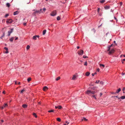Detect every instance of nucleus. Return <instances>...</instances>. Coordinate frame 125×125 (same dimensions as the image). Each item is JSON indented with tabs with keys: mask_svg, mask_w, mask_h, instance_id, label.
<instances>
[{
	"mask_svg": "<svg viewBox=\"0 0 125 125\" xmlns=\"http://www.w3.org/2000/svg\"><path fill=\"white\" fill-rule=\"evenodd\" d=\"M114 52V49H112L111 50H110L107 52V53H108L109 55H111Z\"/></svg>",
	"mask_w": 125,
	"mask_h": 125,
	"instance_id": "nucleus-1",
	"label": "nucleus"
},
{
	"mask_svg": "<svg viewBox=\"0 0 125 125\" xmlns=\"http://www.w3.org/2000/svg\"><path fill=\"white\" fill-rule=\"evenodd\" d=\"M95 93V92L94 91H91L89 90H87L86 93L87 94H94Z\"/></svg>",
	"mask_w": 125,
	"mask_h": 125,
	"instance_id": "nucleus-2",
	"label": "nucleus"
},
{
	"mask_svg": "<svg viewBox=\"0 0 125 125\" xmlns=\"http://www.w3.org/2000/svg\"><path fill=\"white\" fill-rule=\"evenodd\" d=\"M42 9H40V10H36L34 13V14L35 15L37 13H40L41 12L43 13V12L42 11Z\"/></svg>",
	"mask_w": 125,
	"mask_h": 125,
	"instance_id": "nucleus-3",
	"label": "nucleus"
},
{
	"mask_svg": "<svg viewBox=\"0 0 125 125\" xmlns=\"http://www.w3.org/2000/svg\"><path fill=\"white\" fill-rule=\"evenodd\" d=\"M13 20L11 19H7L6 22L7 24L11 23L12 22Z\"/></svg>",
	"mask_w": 125,
	"mask_h": 125,
	"instance_id": "nucleus-4",
	"label": "nucleus"
},
{
	"mask_svg": "<svg viewBox=\"0 0 125 125\" xmlns=\"http://www.w3.org/2000/svg\"><path fill=\"white\" fill-rule=\"evenodd\" d=\"M83 53V50H81L78 52V53L80 55H82Z\"/></svg>",
	"mask_w": 125,
	"mask_h": 125,
	"instance_id": "nucleus-5",
	"label": "nucleus"
},
{
	"mask_svg": "<svg viewBox=\"0 0 125 125\" xmlns=\"http://www.w3.org/2000/svg\"><path fill=\"white\" fill-rule=\"evenodd\" d=\"M56 14V10H54L52 11L51 14V15L52 16H55Z\"/></svg>",
	"mask_w": 125,
	"mask_h": 125,
	"instance_id": "nucleus-6",
	"label": "nucleus"
},
{
	"mask_svg": "<svg viewBox=\"0 0 125 125\" xmlns=\"http://www.w3.org/2000/svg\"><path fill=\"white\" fill-rule=\"evenodd\" d=\"M13 29H11L10 30L8 31V36H9L10 35V34L13 31Z\"/></svg>",
	"mask_w": 125,
	"mask_h": 125,
	"instance_id": "nucleus-7",
	"label": "nucleus"
},
{
	"mask_svg": "<svg viewBox=\"0 0 125 125\" xmlns=\"http://www.w3.org/2000/svg\"><path fill=\"white\" fill-rule=\"evenodd\" d=\"M77 77V76L76 75H73L72 79L73 80H75L76 79Z\"/></svg>",
	"mask_w": 125,
	"mask_h": 125,
	"instance_id": "nucleus-8",
	"label": "nucleus"
},
{
	"mask_svg": "<svg viewBox=\"0 0 125 125\" xmlns=\"http://www.w3.org/2000/svg\"><path fill=\"white\" fill-rule=\"evenodd\" d=\"M48 89V87L46 86H44L43 89V91H46Z\"/></svg>",
	"mask_w": 125,
	"mask_h": 125,
	"instance_id": "nucleus-9",
	"label": "nucleus"
},
{
	"mask_svg": "<svg viewBox=\"0 0 125 125\" xmlns=\"http://www.w3.org/2000/svg\"><path fill=\"white\" fill-rule=\"evenodd\" d=\"M118 98L119 100L120 99H125V96H122L120 98Z\"/></svg>",
	"mask_w": 125,
	"mask_h": 125,
	"instance_id": "nucleus-10",
	"label": "nucleus"
},
{
	"mask_svg": "<svg viewBox=\"0 0 125 125\" xmlns=\"http://www.w3.org/2000/svg\"><path fill=\"white\" fill-rule=\"evenodd\" d=\"M8 106L7 104H5L4 105H3V107H1V109H2L4 107H7Z\"/></svg>",
	"mask_w": 125,
	"mask_h": 125,
	"instance_id": "nucleus-11",
	"label": "nucleus"
},
{
	"mask_svg": "<svg viewBox=\"0 0 125 125\" xmlns=\"http://www.w3.org/2000/svg\"><path fill=\"white\" fill-rule=\"evenodd\" d=\"M19 13V12L18 11H16L14 12L13 13V15H15L17 14H18Z\"/></svg>",
	"mask_w": 125,
	"mask_h": 125,
	"instance_id": "nucleus-12",
	"label": "nucleus"
},
{
	"mask_svg": "<svg viewBox=\"0 0 125 125\" xmlns=\"http://www.w3.org/2000/svg\"><path fill=\"white\" fill-rule=\"evenodd\" d=\"M113 45V44H112L111 45V46H109L108 47V49L107 50V52H108V51H109L110 50V47H111Z\"/></svg>",
	"mask_w": 125,
	"mask_h": 125,
	"instance_id": "nucleus-13",
	"label": "nucleus"
},
{
	"mask_svg": "<svg viewBox=\"0 0 125 125\" xmlns=\"http://www.w3.org/2000/svg\"><path fill=\"white\" fill-rule=\"evenodd\" d=\"M110 7L109 6H106L104 7L105 9H108L110 8Z\"/></svg>",
	"mask_w": 125,
	"mask_h": 125,
	"instance_id": "nucleus-14",
	"label": "nucleus"
},
{
	"mask_svg": "<svg viewBox=\"0 0 125 125\" xmlns=\"http://www.w3.org/2000/svg\"><path fill=\"white\" fill-rule=\"evenodd\" d=\"M32 39L34 40H36L37 39V38H36V36L35 35L33 36V37Z\"/></svg>",
	"mask_w": 125,
	"mask_h": 125,
	"instance_id": "nucleus-15",
	"label": "nucleus"
},
{
	"mask_svg": "<svg viewBox=\"0 0 125 125\" xmlns=\"http://www.w3.org/2000/svg\"><path fill=\"white\" fill-rule=\"evenodd\" d=\"M87 119H86L85 117H83V119H82V121H87Z\"/></svg>",
	"mask_w": 125,
	"mask_h": 125,
	"instance_id": "nucleus-16",
	"label": "nucleus"
},
{
	"mask_svg": "<svg viewBox=\"0 0 125 125\" xmlns=\"http://www.w3.org/2000/svg\"><path fill=\"white\" fill-rule=\"evenodd\" d=\"M22 107L24 108H25L27 107V105L26 104H24L22 105Z\"/></svg>",
	"mask_w": 125,
	"mask_h": 125,
	"instance_id": "nucleus-17",
	"label": "nucleus"
},
{
	"mask_svg": "<svg viewBox=\"0 0 125 125\" xmlns=\"http://www.w3.org/2000/svg\"><path fill=\"white\" fill-rule=\"evenodd\" d=\"M90 74V73L88 72H87L85 73V75L86 76H88Z\"/></svg>",
	"mask_w": 125,
	"mask_h": 125,
	"instance_id": "nucleus-18",
	"label": "nucleus"
},
{
	"mask_svg": "<svg viewBox=\"0 0 125 125\" xmlns=\"http://www.w3.org/2000/svg\"><path fill=\"white\" fill-rule=\"evenodd\" d=\"M14 39V38L13 37H12L10 39V41L11 42H12Z\"/></svg>",
	"mask_w": 125,
	"mask_h": 125,
	"instance_id": "nucleus-19",
	"label": "nucleus"
},
{
	"mask_svg": "<svg viewBox=\"0 0 125 125\" xmlns=\"http://www.w3.org/2000/svg\"><path fill=\"white\" fill-rule=\"evenodd\" d=\"M121 90V89L120 88H119L116 91V93H118L119 92H120Z\"/></svg>",
	"mask_w": 125,
	"mask_h": 125,
	"instance_id": "nucleus-20",
	"label": "nucleus"
},
{
	"mask_svg": "<svg viewBox=\"0 0 125 125\" xmlns=\"http://www.w3.org/2000/svg\"><path fill=\"white\" fill-rule=\"evenodd\" d=\"M46 30H44L43 31V35H44L45 34V33L46 32Z\"/></svg>",
	"mask_w": 125,
	"mask_h": 125,
	"instance_id": "nucleus-21",
	"label": "nucleus"
},
{
	"mask_svg": "<svg viewBox=\"0 0 125 125\" xmlns=\"http://www.w3.org/2000/svg\"><path fill=\"white\" fill-rule=\"evenodd\" d=\"M100 65L101 67L102 66L103 68L104 67V64H100Z\"/></svg>",
	"mask_w": 125,
	"mask_h": 125,
	"instance_id": "nucleus-22",
	"label": "nucleus"
},
{
	"mask_svg": "<svg viewBox=\"0 0 125 125\" xmlns=\"http://www.w3.org/2000/svg\"><path fill=\"white\" fill-rule=\"evenodd\" d=\"M54 110H49L48 111V112L49 113L53 112Z\"/></svg>",
	"mask_w": 125,
	"mask_h": 125,
	"instance_id": "nucleus-23",
	"label": "nucleus"
},
{
	"mask_svg": "<svg viewBox=\"0 0 125 125\" xmlns=\"http://www.w3.org/2000/svg\"><path fill=\"white\" fill-rule=\"evenodd\" d=\"M31 78L29 77L27 79V81L28 82H29L31 80Z\"/></svg>",
	"mask_w": 125,
	"mask_h": 125,
	"instance_id": "nucleus-24",
	"label": "nucleus"
},
{
	"mask_svg": "<svg viewBox=\"0 0 125 125\" xmlns=\"http://www.w3.org/2000/svg\"><path fill=\"white\" fill-rule=\"evenodd\" d=\"M33 115L34 116H35L36 118H37V116L36 115V114L35 113H33Z\"/></svg>",
	"mask_w": 125,
	"mask_h": 125,
	"instance_id": "nucleus-25",
	"label": "nucleus"
},
{
	"mask_svg": "<svg viewBox=\"0 0 125 125\" xmlns=\"http://www.w3.org/2000/svg\"><path fill=\"white\" fill-rule=\"evenodd\" d=\"M57 19L58 20H60V18L59 16H58L57 18Z\"/></svg>",
	"mask_w": 125,
	"mask_h": 125,
	"instance_id": "nucleus-26",
	"label": "nucleus"
},
{
	"mask_svg": "<svg viewBox=\"0 0 125 125\" xmlns=\"http://www.w3.org/2000/svg\"><path fill=\"white\" fill-rule=\"evenodd\" d=\"M25 91V90L24 89H23V90H21V92L20 93H23Z\"/></svg>",
	"mask_w": 125,
	"mask_h": 125,
	"instance_id": "nucleus-27",
	"label": "nucleus"
},
{
	"mask_svg": "<svg viewBox=\"0 0 125 125\" xmlns=\"http://www.w3.org/2000/svg\"><path fill=\"white\" fill-rule=\"evenodd\" d=\"M60 78H61L60 77H58L56 78V81H58V80H60Z\"/></svg>",
	"mask_w": 125,
	"mask_h": 125,
	"instance_id": "nucleus-28",
	"label": "nucleus"
},
{
	"mask_svg": "<svg viewBox=\"0 0 125 125\" xmlns=\"http://www.w3.org/2000/svg\"><path fill=\"white\" fill-rule=\"evenodd\" d=\"M30 48V46L29 45H27L26 47V49L27 50H28Z\"/></svg>",
	"mask_w": 125,
	"mask_h": 125,
	"instance_id": "nucleus-29",
	"label": "nucleus"
},
{
	"mask_svg": "<svg viewBox=\"0 0 125 125\" xmlns=\"http://www.w3.org/2000/svg\"><path fill=\"white\" fill-rule=\"evenodd\" d=\"M6 6L8 7H9L10 6V5L9 3H7L6 4Z\"/></svg>",
	"mask_w": 125,
	"mask_h": 125,
	"instance_id": "nucleus-30",
	"label": "nucleus"
},
{
	"mask_svg": "<svg viewBox=\"0 0 125 125\" xmlns=\"http://www.w3.org/2000/svg\"><path fill=\"white\" fill-rule=\"evenodd\" d=\"M57 120L59 122H60L61 121V119L60 118H57Z\"/></svg>",
	"mask_w": 125,
	"mask_h": 125,
	"instance_id": "nucleus-31",
	"label": "nucleus"
},
{
	"mask_svg": "<svg viewBox=\"0 0 125 125\" xmlns=\"http://www.w3.org/2000/svg\"><path fill=\"white\" fill-rule=\"evenodd\" d=\"M105 1V0H102L100 1V2L101 3H104Z\"/></svg>",
	"mask_w": 125,
	"mask_h": 125,
	"instance_id": "nucleus-32",
	"label": "nucleus"
},
{
	"mask_svg": "<svg viewBox=\"0 0 125 125\" xmlns=\"http://www.w3.org/2000/svg\"><path fill=\"white\" fill-rule=\"evenodd\" d=\"M62 108V107L61 106H58V108L59 109H61Z\"/></svg>",
	"mask_w": 125,
	"mask_h": 125,
	"instance_id": "nucleus-33",
	"label": "nucleus"
},
{
	"mask_svg": "<svg viewBox=\"0 0 125 125\" xmlns=\"http://www.w3.org/2000/svg\"><path fill=\"white\" fill-rule=\"evenodd\" d=\"M100 82V84H101L102 85H103L104 84V83L102 81Z\"/></svg>",
	"mask_w": 125,
	"mask_h": 125,
	"instance_id": "nucleus-34",
	"label": "nucleus"
},
{
	"mask_svg": "<svg viewBox=\"0 0 125 125\" xmlns=\"http://www.w3.org/2000/svg\"><path fill=\"white\" fill-rule=\"evenodd\" d=\"M83 57L84 58H87L88 57L86 56L83 55Z\"/></svg>",
	"mask_w": 125,
	"mask_h": 125,
	"instance_id": "nucleus-35",
	"label": "nucleus"
},
{
	"mask_svg": "<svg viewBox=\"0 0 125 125\" xmlns=\"http://www.w3.org/2000/svg\"><path fill=\"white\" fill-rule=\"evenodd\" d=\"M97 74V73L96 72H95V73H92V75L93 76H94V75H95V74Z\"/></svg>",
	"mask_w": 125,
	"mask_h": 125,
	"instance_id": "nucleus-36",
	"label": "nucleus"
},
{
	"mask_svg": "<svg viewBox=\"0 0 125 125\" xmlns=\"http://www.w3.org/2000/svg\"><path fill=\"white\" fill-rule=\"evenodd\" d=\"M100 82V80H97L96 82H95V83H98L99 82Z\"/></svg>",
	"mask_w": 125,
	"mask_h": 125,
	"instance_id": "nucleus-37",
	"label": "nucleus"
},
{
	"mask_svg": "<svg viewBox=\"0 0 125 125\" xmlns=\"http://www.w3.org/2000/svg\"><path fill=\"white\" fill-rule=\"evenodd\" d=\"M87 62H85V63L84 64V65L85 66H87Z\"/></svg>",
	"mask_w": 125,
	"mask_h": 125,
	"instance_id": "nucleus-38",
	"label": "nucleus"
},
{
	"mask_svg": "<svg viewBox=\"0 0 125 125\" xmlns=\"http://www.w3.org/2000/svg\"><path fill=\"white\" fill-rule=\"evenodd\" d=\"M123 91V93H125V88H124L122 90Z\"/></svg>",
	"mask_w": 125,
	"mask_h": 125,
	"instance_id": "nucleus-39",
	"label": "nucleus"
},
{
	"mask_svg": "<svg viewBox=\"0 0 125 125\" xmlns=\"http://www.w3.org/2000/svg\"><path fill=\"white\" fill-rule=\"evenodd\" d=\"M4 35H5V33H3V35L1 37H0V38H1V39H2V38L4 36Z\"/></svg>",
	"mask_w": 125,
	"mask_h": 125,
	"instance_id": "nucleus-40",
	"label": "nucleus"
},
{
	"mask_svg": "<svg viewBox=\"0 0 125 125\" xmlns=\"http://www.w3.org/2000/svg\"><path fill=\"white\" fill-rule=\"evenodd\" d=\"M92 97H94L95 99H96V97H95V95H93Z\"/></svg>",
	"mask_w": 125,
	"mask_h": 125,
	"instance_id": "nucleus-41",
	"label": "nucleus"
},
{
	"mask_svg": "<svg viewBox=\"0 0 125 125\" xmlns=\"http://www.w3.org/2000/svg\"><path fill=\"white\" fill-rule=\"evenodd\" d=\"M43 10L44 12L46 10V9L45 8H44L43 9Z\"/></svg>",
	"mask_w": 125,
	"mask_h": 125,
	"instance_id": "nucleus-42",
	"label": "nucleus"
},
{
	"mask_svg": "<svg viewBox=\"0 0 125 125\" xmlns=\"http://www.w3.org/2000/svg\"><path fill=\"white\" fill-rule=\"evenodd\" d=\"M4 49L6 50H8V48L7 47H5L4 48Z\"/></svg>",
	"mask_w": 125,
	"mask_h": 125,
	"instance_id": "nucleus-43",
	"label": "nucleus"
},
{
	"mask_svg": "<svg viewBox=\"0 0 125 125\" xmlns=\"http://www.w3.org/2000/svg\"><path fill=\"white\" fill-rule=\"evenodd\" d=\"M100 10V8H98V9L97 11L98 13H99Z\"/></svg>",
	"mask_w": 125,
	"mask_h": 125,
	"instance_id": "nucleus-44",
	"label": "nucleus"
},
{
	"mask_svg": "<svg viewBox=\"0 0 125 125\" xmlns=\"http://www.w3.org/2000/svg\"><path fill=\"white\" fill-rule=\"evenodd\" d=\"M8 52H9L8 51V50H7V51H6L5 52V53H8Z\"/></svg>",
	"mask_w": 125,
	"mask_h": 125,
	"instance_id": "nucleus-45",
	"label": "nucleus"
},
{
	"mask_svg": "<svg viewBox=\"0 0 125 125\" xmlns=\"http://www.w3.org/2000/svg\"><path fill=\"white\" fill-rule=\"evenodd\" d=\"M9 15L8 14H7L5 15V17H7Z\"/></svg>",
	"mask_w": 125,
	"mask_h": 125,
	"instance_id": "nucleus-46",
	"label": "nucleus"
},
{
	"mask_svg": "<svg viewBox=\"0 0 125 125\" xmlns=\"http://www.w3.org/2000/svg\"><path fill=\"white\" fill-rule=\"evenodd\" d=\"M92 31H93L94 32V33L95 32V30H94V29H93L92 30Z\"/></svg>",
	"mask_w": 125,
	"mask_h": 125,
	"instance_id": "nucleus-47",
	"label": "nucleus"
},
{
	"mask_svg": "<svg viewBox=\"0 0 125 125\" xmlns=\"http://www.w3.org/2000/svg\"><path fill=\"white\" fill-rule=\"evenodd\" d=\"M99 69L98 68L97 69V71L99 72Z\"/></svg>",
	"mask_w": 125,
	"mask_h": 125,
	"instance_id": "nucleus-48",
	"label": "nucleus"
},
{
	"mask_svg": "<svg viewBox=\"0 0 125 125\" xmlns=\"http://www.w3.org/2000/svg\"><path fill=\"white\" fill-rule=\"evenodd\" d=\"M36 37V38L37 37V38H39L40 37V36L39 35H35Z\"/></svg>",
	"mask_w": 125,
	"mask_h": 125,
	"instance_id": "nucleus-49",
	"label": "nucleus"
},
{
	"mask_svg": "<svg viewBox=\"0 0 125 125\" xmlns=\"http://www.w3.org/2000/svg\"><path fill=\"white\" fill-rule=\"evenodd\" d=\"M120 4L121 6L122 4V2H121L120 3Z\"/></svg>",
	"mask_w": 125,
	"mask_h": 125,
	"instance_id": "nucleus-50",
	"label": "nucleus"
},
{
	"mask_svg": "<svg viewBox=\"0 0 125 125\" xmlns=\"http://www.w3.org/2000/svg\"><path fill=\"white\" fill-rule=\"evenodd\" d=\"M17 84V82L16 81H15V84Z\"/></svg>",
	"mask_w": 125,
	"mask_h": 125,
	"instance_id": "nucleus-51",
	"label": "nucleus"
},
{
	"mask_svg": "<svg viewBox=\"0 0 125 125\" xmlns=\"http://www.w3.org/2000/svg\"><path fill=\"white\" fill-rule=\"evenodd\" d=\"M26 23H23V24L24 26H25L26 25Z\"/></svg>",
	"mask_w": 125,
	"mask_h": 125,
	"instance_id": "nucleus-52",
	"label": "nucleus"
},
{
	"mask_svg": "<svg viewBox=\"0 0 125 125\" xmlns=\"http://www.w3.org/2000/svg\"><path fill=\"white\" fill-rule=\"evenodd\" d=\"M18 39V37H16L15 40H17Z\"/></svg>",
	"mask_w": 125,
	"mask_h": 125,
	"instance_id": "nucleus-53",
	"label": "nucleus"
},
{
	"mask_svg": "<svg viewBox=\"0 0 125 125\" xmlns=\"http://www.w3.org/2000/svg\"><path fill=\"white\" fill-rule=\"evenodd\" d=\"M125 74V73H122V75H124Z\"/></svg>",
	"mask_w": 125,
	"mask_h": 125,
	"instance_id": "nucleus-54",
	"label": "nucleus"
},
{
	"mask_svg": "<svg viewBox=\"0 0 125 125\" xmlns=\"http://www.w3.org/2000/svg\"><path fill=\"white\" fill-rule=\"evenodd\" d=\"M102 95V93H100V96H101Z\"/></svg>",
	"mask_w": 125,
	"mask_h": 125,
	"instance_id": "nucleus-55",
	"label": "nucleus"
},
{
	"mask_svg": "<svg viewBox=\"0 0 125 125\" xmlns=\"http://www.w3.org/2000/svg\"><path fill=\"white\" fill-rule=\"evenodd\" d=\"M55 108L56 109H57V108H58V106H55Z\"/></svg>",
	"mask_w": 125,
	"mask_h": 125,
	"instance_id": "nucleus-56",
	"label": "nucleus"
},
{
	"mask_svg": "<svg viewBox=\"0 0 125 125\" xmlns=\"http://www.w3.org/2000/svg\"><path fill=\"white\" fill-rule=\"evenodd\" d=\"M65 123H67L68 124L69 123V122L68 123L67 121Z\"/></svg>",
	"mask_w": 125,
	"mask_h": 125,
	"instance_id": "nucleus-57",
	"label": "nucleus"
},
{
	"mask_svg": "<svg viewBox=\"0 0 125 125\" xmlns=\"http://www.w3.org/2000/svg\"><path fill=\"white\" fill-rule=\"evenodd\" d=\"M77 49H79V46H77Z\"/></svg>",
	"mask_w": 125,
	"mask_h": 125,
	"instance_id": "nucleus-58",
	"label": "nucleus"
},
{
	"mask_svg": "<svg viewBox=\"0 0 125 125\" xmlns=\"http://www.w3.org/2000/svg\"><path fill=\"white\" fill-rule=\"evenodd\" d=\"M3 93L4 94H5V91H3Z\"/></svg>",
	"mask_w": 125,
	"mask_h": 125,
	"instance_id": "nucleus-59",
	"label": "nucleus"
},
{
	"mask_svg": "<svg viewBox=\"0 0 125 125\" xmlns=\"http://www.w3.org/2000/svg\"><path fill=\"white\" fill-rule=\"evenodd\" d=\"M114 42L115 44L116 45H117V44L115 43V41H114Z\"/></svg>",
	"mask_w": 125,
	"mask_h": 125,
	"instance_id": "nucleus-60",
	"label": "nucleus"
},
{
	"mask_svg": "<svg viewBox=\"0 0 125 125\" xmlns=\"http://www.w3.org/2000/svg\"><path fill=\"white\" fill-rule=\"evenodd\" d=\"M122 61H125V59H124L122 60Z\"/></svg>",
	"mask_w": 125,
	"mask_h": 125,
	"instance_id": "nucleus-61",
	"label": "nucleus"
},
{
	"mask_svg": "<svg viewBox=\"0 0 125 125\" xmlns=\"http://www.w3.org/2000/svg\"><path fill=\"white\" fill-rule=\"evenodd\" d=\"M123 56V55H121L120 56V57H122Z\"/></svg>",
	"mask_w": 125,
	"mask_h": 125,
	"instance_id": "nucleus-62",
	"label": "nucleus"
},
{
	"mask_svg": "<svg viewBox=\"0 0 125 125\" xmlns=\"http://www.w3.org/2000/svg\"><path fill=\"white\" fill-rule=\"evenodd\" d=\"M3 121H3V120H1V122H3Z\"/></svg>",
	"mask_w": 125,
	"mask_h": 125,
	"instance_id": "nucleus-63",
	"label": "nucleus"
},
{
	"mask_svg": "<svg viewBox=\"0 0 125 125\" xmlns=\"http://www.w3.org/2000/svg\"><path fill=\"white\" fill-rule=\"evenodd\" d=\"M123 57H125V55H123Z\"/></svg>",
	"mask_w": 125,
	"mask_h": 125,
	"instance_id": "nucleus-64",
	"label": "nucleus"
}]
</instances>
